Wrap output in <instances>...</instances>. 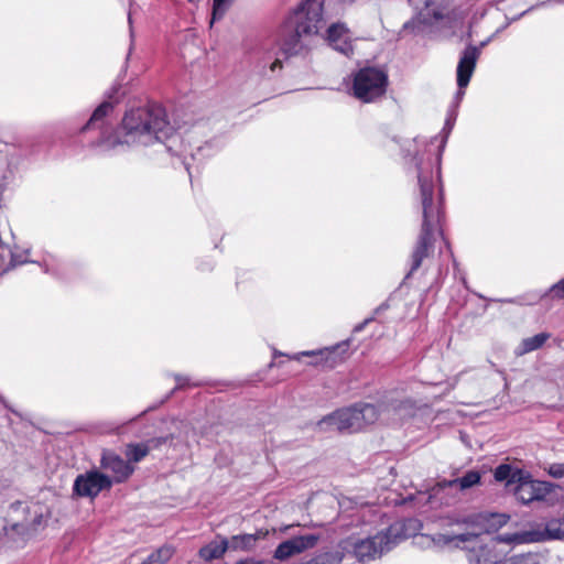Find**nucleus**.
I'll list each match as a JSON object with an SVG mask.
<instances>
[{
  "label": "nucleus",
  "instance_id": "nucleus-2",
  "mask_svg": "<svg viewBox=\"0 0 564 564\" xmlns=\"http://www.w3.org/2000/svg\"><path fill=\"white\" fill-rule=\"evenodd\" d=\"M324 0H303L282 26L281 51L294 55L301 48L302 35L318 33L323 24Z\"/></svg>",
  "mask_w": 564,
  "mask_h": 564
},
{
  "label": "nucleus",
  "instance_id": "nucleus-29",
  "mask_svg": "<svg viewBox=\"0 0 564 564\" xmlns=\"http://www.w3.org/2000/svg\"><path fill=\"white\" fill-rule=\"evenodd\" d=\"M481 516H469L456 521L458 525H465L466 528H476L480 524Z\"/></svg>",
  "mask_w": 564,
  "mask_h": 564
},
{
  "label": "nucleus",
  "instance_id": "nucleus-33",
  "mask_svg": "<svg viewBox=\"0 0 564 564\" xmlns=\"http://www.w3.org/2000/svg\"><path fill=\"white\" fill-rule=\"evenodd\" d=\"M278 68H282V62L279 58H276L270 66V69L272 72H274Z\"/></svg>",
  "mask_w": 564,
  "mask_h": 564
},
{
  "label": "nucleus",
  "instance_id": "nucleus-17",
  "mask_svg": "<svg viewBox=\"0 0 564 564\" xmlns=\"http://www.w3.org/2000/svg\"><path fill=\"white\" fill-rule=\"evenodd\" d=\"M229 550V542L226 538L217 535L215 540L208 544L202 546L198 551V555L206 562L221 558L224 554Z\"/></svg>",
  "mask_w": 564,
  "mask_h": 564
},
{
  "label": "nucleus",
  "instance_id": "nucleus-1",
  "mask_svg": "<svg viewBox=\"0 0 564 564\" xmlns=\"http://www.w3.org/2000/svg\"><path fill=\"white\" fill-rule=\"evenodd\" d=\"M110 101L101 102L93 112L82 132L99 130L98 139L93 143L105 150H113L118 145L150 147L167 140L173 128L165 109L155 102L127 110L121 119L120 134L113 132L106 118L112 112Z\"/></svg>",
  "mask_w": 564,
  "mask_h": 564
},
{
  "label": "nucleus",
  "instance_id": "nucleus-15",
  "mask_svg": "<svg viewBox=\"0 0 564 564\" xmlns=\"http://www.w3.org/2000/svg\"><path fill=\"white\" fill-rule=\"evenodd\" d=\"M318 425L322 427L324 425L329 426L332 430L344 432L349 430L352 425V408H343L338 409L332 414L323 417Z\"/></svg>",
  "mask_w": 564,
  "mask_h": 564
},
{
  "label": "nucleus",
  "instance_id": "nucleus-7",
  "mask_svg": "<svg viewBox=\"0 0 564 564\" xmlns=\"http://www.w3.org/2000/svg\"><path fill=\"white\" fill-rule=\"evenodd\" d=\"M347 348L348 341H344L330 348H324L317 351H303L300 355L294 356L293 359L299 360L300 356H306L312 359L310 361L311 365L330 369L346 359L344 354L347 352Z\"/></svg>",
  "mask_w": 564,
  "mask_h": 564
},
{
  "label": "nucleus",
  "instance_id": "nucleus-12",
  "mask_svg": "<svg viewBox=\"0 0 564 564\" xmlns=\"http://www.w3.org/2000/svg\"><path fill=\"white\" fill-rule=\"evenodd\" d=\"M551 491V486L547 482L539 480H522L516 487L514 495L518 500L523 503H529L534 500H542Z\"/></svg>",
  "mask_w": 564,
  "mask_h": 564
},
{
  "label": "nucleus",
  "instance_id": "nucleus-22",
  "mask_svg": "<svg viewBox=\"0 0 564 564\" xmlns=\"http://www.w3.org/2000/svg\"><path fill=\"white\" fill-rule=\"evenodd\" d=\"M478 533L476 532H466L459 534H436L434 541L438 544L443 545H455L458 546L459 543H467L477 540Z\"/></svg>",
  "mask_w": 564,
  "mask_h": 564
},
{
  "label": "nucleus",
  "instance_id": "nucleus-32",
  "mask_svg": "<svg viewBox=\"0 0 564 564\" xmlns=\"http://www.w3.org/2000/svg\"><path fill=\"white\" fill-rule=\"evenodd\" d=\"M236 564H262V562L257 561L254 558H246V560L238 561Z\"/></svg>",
  "mask_w": 564,
  "mask_h": 564
},
{
  "label": "nucleus",
  "instance_id": "nucleus-14",
  "mask_svg": "<svg viewBox=\"0 0 564 564\" xmlns=\"http://www.w3.org/2000/svg\"><path fill=\"white\" fill-rule=\"evenodd\" d=\"M30 251L20 249L19 247L10 248L8 245L2 246L0 254V275L8 273L19 265L29 262Z\"/></svg>",
  "mask_w": 564,
  "mask_h": 564
},
{
  "label": "nucleus",
  "instance_id": "nucleus-13",
  "mask_svg": "<svg viewBox=\"0 0 564 564\" xmlns=\"http://www.w3.org/2000/svg\"><path fill=\"white\" fill-rule=\"evenodd\" d=\"M386 549H388L387 535L377 534L373 538L355 543V556L360 562H365L380 556Z\"/></svg>",
  "mask_w": 564,
  "mask_h": 564
},
{
  "label": "nucleus",
  "instance_id": "nucleus-34",
  "mask_svg": "<svg viewBox=\"0 0 564 564\" xmlns=\"http://www.w3.org/2000/svg\"><path fill=\"white\" fill-rule=\"evenodd\" d=\"M498 564H518L517 560L514 557H510L507 560H500Z\"/></svg>",
  "mask_w": 564,
  "mask_h": 564
},
{
  "label": "nucleus",
  "instance_id": "nucleus-19",
  "mask_svg": "<svg viewBox=\"0 0 564 564\" xmlns=\"http://www.w3.org/2000/svg\"><path fill=\"white\" fill-rule=\"evenodd\" d=\"M480 474L476 470L466 473L463 477L455 478L452 480H444L437 484V487L444 489L446 487H458L460 490H465L479 484Z\"/></svg>",
  "mask_w": 564,
  "mask_h": 564
},
{
  "label": "nucleus",
  "instance_id": "nucleus-11",
  "mask_svg": "<svg viewBox=\"0 0 564 564\" xmlns=\"http://www.w3.org/2000/svg\"><path fill=\"white\" fill-rule=\"evenodd\" d=\"M479 56L480 48L477 46L468 45L464 50L457 65V85L460 89L465 88L469 84Z\"/></svg>",
  "mask_w": 564,
  "mask_h": 564
},
{
  "label": "nucleus",
  "instance_id": "nucleus-5",
  "mask_svg": "<svg viewBox=\"0 0 564 564\" xmlns=\"http://www.w3.org/2000/svg\"><path fill=\"white\" fill-rule=\"evenodd\" d=\"M111 478L96 469L79 474L73 485V494L78 497L95 499L101 491L110 490Z\"/></svg>",
  "mask_w": 564,
  "mask_h": 564
},
{
  "label": "nucleus",
  "instance_id": "nucleus-24",
  "mask_svg": "<svg viewBox=\"0 0 564 564\" xmlns=\"http://www.w3.org/2000/svg\"><path fill=\"white\" fill-rule=\"evenodd\" d=\"M174 553L175 549L172 545L165 544L151 553L147 561H149L150 564H165L171 560Z\"/></svg>",
  "mask_w": 564,
  "mask_h": 564
},
{
  "label": "nucleus",
  "instance_id": "nucleus-27",
  "mask_svg": "<svg viewBox=\"0 0 564 564\" xmlns=\"http://www.w3.org/2000/svg\"><path fill=\"white\" fill-rule=\"evenodd\" d=\"M252 282V275L248 270H241L237 274L236 285L239 290H246Z\"/></svg>",
  "mask_w": 564,
  "mask_h": 564
},
{
  "label": "nucleus",
  "instance_id": "nucleus-20",
  "mask_svg": "<svg viewBox=\"0 0 564 564\" xmlns=\"http://www.w3.org/2000/svg\"><path fill=\"white\" fill-rule=\"evenodd\" d=\"M551 337L550 333H540L532 337L521 340L520 345L514 350L517 356H523L536 349H540L546 340Z\"/></svg>",
  "mask_w": 564,
  "mask_h": 564
},
{
  "label": "nucleus",
  "instance_id": "nucleus-21",
  "mask_svg": "<svg viewBox=\"0 0 564 564\" xmlns=\"http://www.w3.org/2000/svg\"><path fill=\"white\" fill-rule=\"evenodd\" d=\"M379 412L373 404L360 403L355 406V425L359 427L367 424H372L377 421Z\"/></svg>",
  "mask_w": 564,
  "mask_h": 564
},
{
  "label": "nucleus",
  "instance_id": "nucleus-16",
  "mask_svg": "<svg viewBox=\"0 0 564 564\" xmlns=\"http://www.w3.org/2000/svg\"><path fill=\"white\" fill-rule=\"evenodd\" d=\"M327 41L337 51L348 54L352 50L349 31L341 23H334L327 29Z\"/></svg>",
  "mask_w": 564,
  "mask_h": 564
},
{
  "label": "nucleus",
  "instance_id": "nucleus-26",
  "mask_svg": "<svg viewBox=\"0 0 564 564\" xmlns=\"http://www.w3.org/2000/svg\"><path fill=\"white\" fill-rule=\"evenodd\" d=\"M517 474L509 465H500L495 470V478L498 481L507 480L509 484L516 480Z\"/></svg>",
  "mask_w": 564,
  "mask_h": 564
},
{
  "label": "nucleus",
  "instance_id": "nucleus-8",
  "mask_svg": "<svg viewBox=\"0 0 564 564\" xmlns=\"http://www.w3.org/2000/svg\"><path fill=\"white\" fill-rule=\"evenodd\" d=\"M474 542L477 543L467 555L469 564H498L508 553L507 550L498 549V542L491 539L487 542H478L477 539Z\"/></svg>",
  "mask_w": 564,
  "mask_h": 564
},
{
  "label": "nucleus",
  "instance_id": "nucleus-28",
  "mask_svg": "<svg viewBox=\"0 0 564 564\" xmlns=\"http://www.w3.org/2000/svg\"><path fill=\"white\" fill-rule=\"evenodd\" d=\"M549 535L553 539H562L564 536V529L557 521H552L546 525Z\"/></svg>",
  "mask_w": 564,
  "mask_h": 564
},
{
  "label": "nucleus",
  "instance_id": "nucleus-30",
  "mask_svg": "<svg viewBox=\"0 0 564 564\" xmlns=\"http://www.w3.org/2000/svg\"><path fill=\"white\" fill-rule=\"evenodd\" d=\"M550 293L553 299H564V279L555 283L551 289Z\"/></svg>",
  "mask_w": 564,
  "mask_h": 564
},
{
  "label": "nucleus",
  "instance_id": "nucleus-23",
  "mask_svg": "<svg viewBox=\"0 0 564 564\" xmlns=\"http://www.w3.org/2000/svg\"><path fill=\"white\" fill-rule=\"evenodd\" d=\"M491 540L498 542V549H502L501 544H507L511 546L513 544L532 542L534 539L532 532H517L499 534L496 538H492Z\"/></svg>",
  "mask_w": 564,
  "mask_h": 564
},
{
  "label": "nucleus",
  "instance_id": "nucleus-10",
  "mask_svg": "<svg viewBox=\"0 0 564 564\" xmlns=\"http://www.w3.org/2000/svg\"><path fill=\"white\" fill-rule=\"evenodd\" d=\"M173 438L174 436L171 434L164 437H154L142 443H129L126 445L123 453L127 460L134 465L143 460L149 455L151 449L159 448L161 445L172 441Z\"/></svg>",
  "mask_w": 564,
  "mask_h": 564
},
{
  "label": "nucleus",
  "instance_id": "nucleus-9",
  "mask_svg": "<svg viewBox=\"0 0 564 564\" xmlns=\"http://www.w3.org/2000/svg\"><path fill=\"white\" fill-rule=\"evenodd\" d=\"M319 540L316 534L294 536L278 545L274 551V558L283 561L305 550L314 547Z\"/></svg>",
  "mask_w": 564,
  "mask_h": 564
},
{
  "label": "nucleus",
  "instance_id": "nucleus-25",
  "mask_svg": "<svg viewBox=\"0 0 564 564\" xmlns=\"http://www.w3.org/2000/svg\"><path fill=\"white\" fill-rule=\"evenodd\" d=\"M234 0H213L210 26L223 19Z\"/></svg>",
  "mask_w": 564,
  "mask_h": 564
},
{
  "label": "nucleus",
  "instance_id": "nucleus-4",
  "mask_svg": "<svg viewBox=\"0 0 564 564\" xmlns=\"http://www.w3.org/2000/svg\"><path fill=\"white\" fill-rule=\"evenodd\" d=\"M388 75L378 67H365L355 74V98L364 102H373L387 90Z\"/></svg>",
  "mask_w": 564,
  "mask_h": 564
},
{
  "label": "nucleus",
  "instance_id": "nucleus-3",
  "mask_svg": "<svg viewBox=\"0 0 564 564\" xmlns=\"http://www.w3.org/2000/svg\"><path fill=\"white\" fill-rule=\"evenodd\" d=\"M419 183L423 208V224L417 242L411 256L410 274L416 271L421 267L423 260L432 256L434 251L432 224L437 215V210L433 204V184L421 175H419Z\"/></svg>",
  "mask_w": 564,
  "mask_h": 564
},
{
  "label": "nucleus",
  "instance_id": "nucleus-18",
  "mask_svg": "<svg viewBox=\"0 0 564 564\" xmlns=\"http://www.w3.org/2000/svg\"><path fill=\"white\" fill-rule=\"evenodd\" d=\"M265 535L267 532L262 531H259L256 534L246 533L232 535L230 540H228L229 549L232 551H251L256 546L258 540L264 538Z\"/></svg>",
  "mask_w": 564,
  "mask_h": 564
},
{
  "label": "nucleus",
  "instance_id": "nucleus-6",
  "mask_svg": "<svg viewBox=\"0 0 564 564\" xmlns=\"http://www.w3.org/2000/svg\"><path fill=\"white\" fill-rule=\"evenodd\" d=\"M100 467L111 473L113 484L126 482L134 473V465L130 464L127 458L123 459L119 454L111 449H104L100 457Z\"/></svg>",
  "mask_w": 564,
  "mask_h": 564
},
{
  "label": "nucleus",
  "instance_id": "nucleus-31",
  "mask_svg": "<svg viewBox=\"0 0 564 564\" xmlns=\"http://www.w3.org/2000/svg\"><path fill=\"white\" fill-rule=\"evenodd\" d=\"M547 471L554 478H562V477H564V464L563 463L552 464V465H550Z\"/></svg>",
  "mask_w": 564,
  "mask_h": 564
},
{
  "label": "nucleus",
  "instance_id": "nucleus-35",
  "mask_svg": "<svg viewBox=\"0 0 564 564\" xmlns=\"http://www.w3.org/2000/svg\"><path fill=\"white\" fill-rule=\"evenodd\" d=\"M499 518L502 519V521L500 523H506L507 522L508 517H506L503 514H500Z\"/></svg>",
  "mask_w": 564,
  "mask_h": 564
}]
</instances>
